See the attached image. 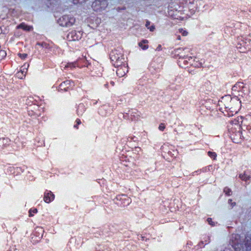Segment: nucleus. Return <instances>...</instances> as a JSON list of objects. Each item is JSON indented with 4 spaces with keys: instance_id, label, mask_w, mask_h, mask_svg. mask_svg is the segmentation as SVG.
<instances>
[{
    "instance_id": "1",
    "label": "nucleus",
    "mask_w": 251,
    "mask_h": 251,
    "mask_svg": "<svg viewBox=\"0 0 251 251\" xmlns=\"http://www.w3.org/2000/svg\"><path fill=\"white\" fill-rule=\"evenodd\" d=\"M111 61L113 62V65L116 67H120L122 66L123 63H124V58H123L122 56H120L119 55H117V56L115 54H111Z\"/></svg>"
},
{
    "instance_id": "2",
    "label": "nucleus",
    "mask_w": 251,
    "mask_h": 251,
    "mask_svg": "<svg viewBox=\"0 0 251 251\" xmlns=\"http://www.w3.org/2000/svg\"><path fill=\"white\" fill-rule=\"evenodd\" d=\"M54 199V195L51 191L46 192L44 194V201L46 203H50Z\"/></svg>"
},
{
    "instance_id": "3",
    "label": "nucleus",
    "mask_w": 251,
    "mask_h": 251,
    "mask_svg": "<svg viewBox=\"0 0 251 251\" xmlns=\"http://www.w3.org/2000/svg\"><path fill=\"white\" fill-rule=\"evenodd\" d=\"M127 72V68L125 65H124L123 66L118 68V69L116 71V73L119 77H122L126 75V72Z\"/></svg>"
},
{
    "instance_id": "4",
    "label": "nucleus",
    "mask_w": 251,
    "mask_h": 251,
    "mask_svg": "<svg viewBox=\"0 0 251 251\" xmlns=\"http://www.w3.org/2000/svg\"><path fill=\"white\" fill-rule=\"evenodd\" d=\"M28 64H27V66L25 65L23 66V70H21V72H19L17 74V75L18 78L22 79L23 78L24 76H25L26 74V71H25V70H26L27 67H28Z\"/></svg>"
},
{
    "instance_id": "5",
    "label": "nucleus",
    "mask_w": 251,
    "mask_h": 251,
    "mask_svg": "<svg viewBox=\"0 0 251 251\" xmlns=\"http://www.w3.org/2000/svg\"><path fill=\"white\" fill-rule=\"evenodd\" d=\"M148 41L147 40H144L142 42L139 43V46L143 49L146 50L148 48Z\"/></svg>"
},
{
    "instance_id": "6",
    "label": "nucleus",
    "mask_w": 251,
    "mask_h": 251,
    "mask_svg": "<svg viewBox=\"0 0 251 251\" xmlns=\"http://www.w3.org/2000/svg\"><path fill=\"white\" fill-rule=\"evenodd\" d=\"M19 28H22L25 30L29 31L32 29V27L28 26L24 24H22L18 26Z\"/></svg>"
},
{
    "instance_id": "7",
    "label": "nucleus",
    "mask_w": 251,
    "mask_h": 251,
    "mask_svg": "<svg viewBox=\"0 0 251 251\" xmlns=\"http://www.w3.org/2000/svg\"><path fill=\"white\" fill-rule=\"evenodd\" d=\"M6 55V52L3 50H0V60L3 59Z\"/></svg>"
},
{
    "instance_id": "8",
    "label": "nucleus",
    "mask_w": 251,
    "mask_h": 251,
    "mask_svg": "<svg viewBox=\"0 0 251 251\" xmlns=\"http://www.w3.org/2000/svg\"><path fill=\"white\" fill-rule=\"evenodd\" d=\"M208 155L211 157L215 159L217 156V155L215 152L209 151L208 152Z\"/></svg>"
},
{
    "instance_id": "9",
    "label": "nucleus",
    "mask_w": 251,
    "mask_h": 251,
    "mask_svg": "<svg viewBox=\"0 0 251 251\" xmlns=\"http://www.w3.org/2000/svg\"><path fill=\"white\" fill-rule=\"evenodd\" d=\"M69 84V82L68 81H65V82H64L63 83H61L60 85V86H59V88L60 89H64L65 90L66 89L64 87V86L66 85V84Z\"/></svg>"
},
{
    "instance_id": "10",
    "label": "nucleus",
    "mask_w": 251,
    "mask_h": 251,
    "mask_svg": "<svg viewBox=\"0 0 251 251\" xmlns=\"http://www.w3.org/2000/svg\"><path fill=\"white\" fill-rule=\"evenodd\" d=\"M179 31V32L181 33L182 35L184 36H187L188 34V32L186 31L183 30V29H180Z\"/></svg>"
},
{
    "instance_id": "11",
    "label": "nucleus",
    "mask_w": 251,
    "mask_h": 251,
    "mask_svg": "<svg viewBox=\"0 0 251 251\" xmlns=\"http://www.w3.org/2000/svg\"><path fill=\"white\" fill-rule=\"evenodd\" d=\"M32 212L34 213H36L37 212V209H34L33 210L30 209L29 212V216H32L33 214H32Z\"/></svg>"
},
{
    "instance_id": "12",
    "label": "nucleus",
    "mask_w": 251,
    "mask_h": 251,
    "mask_svg": "<svg viewBox=\"0 0 251 251\" xmlns=\"http://www.w3.org/2000/svg\"><path fill=\"white\" fill-rule=\"evenodd\" d=\"M18 55L21 59H25L27 56V54H26V53H23V54L19 53Z\"/></svg>"
},
{
    "instance_id": "13",
    "label": "nucleus",
    "mask_w": 251,
    "mask_h": 251,
    "mask_svg": "<svg viewBox=\"0 0 251 251\" xmlns=\"http://www.w3.org/2000/svg\"><path fill=\"white\" fill-rule=\"evenodd\" d=\"M239 177L242 179V180H246L248 179V176L245 175V174H240L239 176Z\"/></svg>"
},
{
    "instance_id": "14",
    "label": "nucleus",
    "mask_w": 251,
    "mask_h": 251,
    "mask_svg": "<svg viewBox=\"0 0 251 251\" xmlns=\"http://www.w3.org/2000/svg\"><path fill=\"white\" fill-rule=\"evenodd\" d=\"M165 126L163 124H161L158 127L159 129L161 131H163L165 129Z\"/></svg>"
},
{
    "instance_id": "15",
    "label": "nucleus",
    "mask_w": 251,
    "mask_h": 251,
    "mask_svg": "<svg viewBox=\"0 0 251 251\" xmlns=\"http://www.w3.org/2000/svg\"><path fill=\"white\" fill-rule=\"evenodd\" d=\"M224 192L226 193V194L228 195H230L231 191L227 188H225L224 189Z\"/></svg>"
},
{
    "instance_id": "16",
    "label": "nucleus",
    "mask_w": 251,
    "mask_h": 251,
    "mask_svg": "<svg viewBox=\"0 0 251 251\" xmlns=\"http://www.w3.org/2000/svg\"><path fill=\"white\" fill-rule=\"evenodd\" d=\"M207 222H208V223H209L210 225H212V226H213V222H212V219H210V218H208V219H207Z\"/></svg>"
},
{
    "instance_id": "17",
    "label": "nucleus",
    "mask_w": 251,
    "mask_h": 251,
    "mask_svg": "<svg viewBox=\"0 0 251 251\" xmlns=\"http://www.w3.org/2000/svg\"><path fill=\"white\" fill-rule=\"evenodd\" d=\"M148 28L150 30V31H153L154 30L155 27L154 26L152 25L151 27H149Z\"/></svg>"
},
{
    "instance_id": "18",
    "label": "nucleus",
    "mask_w": 251,
    "mask_h": 251,
    "mask_svg": "<svg viewBox=\"0 0 251 251\" xmlns=\"http://www.w3.org/2000/svg\"><path fill=\"white\" fill-rule=\"evenodd\" d=\"M150 25V22L149 21H147L146 23V26L148 28Z\"/></svg>"
},
{
    "instance_id": "19",
    "label": "nucleus",
    "mask_w": 251,
    "mask_h": 251,
    "mask_svg": "<svg viewBox=\"0 0 251 251\" xmlns=\"http://www.w3.org/2000/svg\"><path fill=\"white\" fill-rule=\"evenodd\" d=\"M76 122L77 123V125H79V124H80L81 121H80V120L79 119H77L76 120Z\"/></svg>"
},
{
    "instance_id": "20",
    "label": "nucleus",
    "mask_w": 251,
    "mask_h": 251,
    "mask_svg": "<svg viewBox=\"0 0 251 251\" xmlns=\"http://www.w3.org/2000/svg\"><path fill=\"white\" fill-rule=\"evenodd\" d=\"M157 50H161V45H159L158 47L156 49Z\"/></svg>"
},
{
    "instance_id": "21",
    "label": "nucleus",
    "mask_w": 251,
    "mask_h": 251,
    "mask_svg": "<svg viewBox=\"0 0 251 251\" xmlns=\"http://www.w3.org/2000/svg\"><path fill=\"white\" fill-rule=\"evenodd\" d=\"M180 37L179 36L178 37V39H180Z\"/></svg>"
}]
</instances>
